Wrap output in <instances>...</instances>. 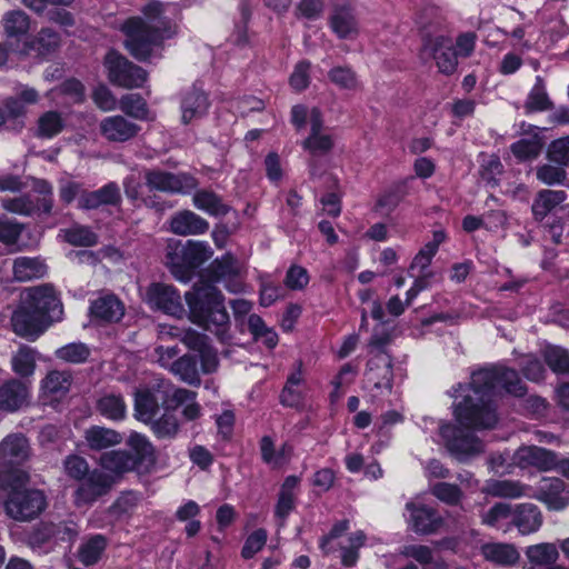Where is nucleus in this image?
Masks as SVG:
<instances>
[{"instance_id":"nucleus-1","label":"nucleus","mask_w":569,"mask_h":569,"mask_svg":"<svg viewBox=\"0 0 569 569\" xmlns=\"http://www.w3.org/2000/svg\"><path fill=\"white\" fill-rule=\"evenodd\" d=\"M500 386L517 397L523 396L526 391L515 370L497 367L476 371L471 376L470 386H459L456 390L453 413L460 427L429 419L426 420V431L431 432V427L437 428L440 438L437 441H442L459 460L478 455L483 445L469 429L492 428L496 425L497 416L489 402Z\"/></svg>"},{"instance_id":"nucleus-2","label":"nucleus","mask_w":569,"mask_h":569,"mask_svg":"<svg viewBox=\"0 0 569 569\" xmlns=\"http://www.w3.org/2000/svg\"><path fill=\"white\" fill-rule=\"evenodd\" d=\"M142 17H130L119 27L124 47L138 60L152 56L160 43L176 33L178 8L170 2L151 0L141 8Z\"/></svg>"},{"instance_id":"nucleus-3","label":"nucleus","mask_w":569,"mask_h":569,"mask_svg":"<svg viewBox=\"0 0 569 569\" xmlns=\"http://www.w3.org/2000/svg\"><path fill=\"white\" fill-rule=\"evenodd\" d=\"M62 318V306L51 287H36L24 290L20 305L13 311L11 326L23 338L34 340L51 323Z\"/></svg>"},{"instance_id":"nucleus-4","label":"nucleus","mask_w":569,"mask_h":569,"mask_svg":"<svg viewBox=\"0 0 569 569\" xmlns=\"http://www.w3.org/2000/svg\"><path fill=\"white\" fill-rule=\"evenodd\" d=\"M99 465L102 470L91 471L76 491L78 506L106 495L124 473L137 468V458L126 450H111L101 455Z\"/></svg>"},{"instance_id":"nucleus-5","label":"nucleus","mask_w":569,"mask_h":569,"mask_svg":"<svg viewBox=\"0 0 569 569\" xmlns=\"http://www.w3.org/2000/svg\"><path fill=\"white\" fill-rule=\"evenodd\" d=\"M189 308L188 318L194 325L213 332L220 340L227 339L229 315L220 291L210 283L194 286L184 296Z\"/></svg>"},{"instance_id":"nucleus-6","label":"nucleus","mask_w":569,"mask_h":569,"mask_svg":"<svg viewBox=\"0 0 569 569\" xmlns=\"http://www.w3.org/2000/svg\"><path fill=\"white\" fill-rule=\"evenodd\" d=\"M9 496L4 502L6 513L18 521H29L38 517L46 508L43 492L29 488L28 476L23 471H14L9 476Z\"/></svg>"},{"instance_id":"nucleus-7","label":"nucleus","mask_w":569,"mask_h":569,"mask_svg":"<svg viewBox=\"0 0 569 569\" xmlns=\"http://www.w3.org/2000/svg\"><path fill=\"white\" fill-rule=\"evenodd\" d=\"M291 121L298 130L310 126V136L303 141V148L311 153H323L331 149V136L322 128V119L318 109L308 110L303 106H295L291 110Z\"/></svg>"},{"instance_id":"nucleus-8","label":"nucleus","mask_w":569,"mask_h":569,"mask_svg":"<svg viewBox=\"0 0 569 569\" xmlns=\"http://www.w3.org/2000/svg\"><path fill=\"white\" fill-rule=\"evenodd\" d=\"M104 67L109 81L119 87L139 88L147 80V73L142 68L131 63L116 51H110L106 56Z\"/></svg>"},{"instance_id":"nucleus-9","label":"nucleus","mask_w":569,"mask_h":569,"mask_svg":"<svg viewBox=\"0 0 569 569\" xmlns=\"http://www.w3.org/2000/svg\"><path fill=\"white\" fill-rule=\"evenodd\" d=\"M143 301L152 309L176 318H182L186 313L179 292L169 284L151 283L144 291Z\"/></svg>"},{"instance_id":"nucleus-10","label":"nucleus","mask_w":569,"mask_h":569,"mask_svg":"<svg viewBox=\"0 0 569 569\" xmlns=\"http://www.w3.org/2000/svg\"><path fill=\"white\" fill-rule=\"evenodd\" d=\"M529 497L543 503L548 510L561 511L569 506V486L558 477H543Z\"/></svg>"},{"instance_id":"nucleus-11","label":"nucleus","mask_w":569,"mask_h":569,"mask_svg":"<svg viewBox=\"0 0 569 569\" xmlns=\"http://www.w3.org/2000/svg\"><path fill=\"white\" fill-rule=\"evenodd\" d=\"M422 53L435 59L440 72L451 74L456 71L458 56L452 51L448 37L443 34L427 36L423 39Z\"/></svg>"},{"instance_id":"nucleus-12","label":"nucleus","mask_w":569,"mask_h":569,"mask_svg":"<svg viewBox=\"0 0 569 569\" xmlns=\"http://www.w3.org/2000/svg\"><path fill=\"white\" fill-rule=\"evenodd\" d=\"M405 518L409 528L421 535L433 533L443 525L442 517L420 501L406 503Z\"/></svg>"},{"instance_id":"nucleus-13","label":"nucleus","mask_w":569,"mask_h":569,"mask_svg":"<svg viewBox=\"0 0 569 569\" xmlns=\"http://www.w3.org/2000/svg\"><path fill=\"white\" fill-rule=\"evenodd\" d=\"M144 178L150 190L162 192L188 193L197 186L196 179L186 173L173 174L161 170H151L146 173Z\"/></svg>"},{"instance_id":"nucleus-14","label":"nucleus","mask_w":569,"mask_h":569,"mask_svg":"<svg viewBox=\"0 0 569 569\" xmlns=\"http://www.w3.org/2000/svg\"><path fill=\"white\" fill-rule=\"evenodd\" d=\"M512 461L520 469L533 468L547 472L555 469L557 455L541 447L522 446L515 451Z\"/></svg>"},{"instance_id":"nucleus-15","label":"nucleus","mask_w":569,"mask_h":569,"mask_svg":"<svg viewBox=\"0 0 569 569\" xmlns=\"http://www.w3.org/2000/svg\"><path fill=\"white\" fill-rule=\"evenodd\" d=\"M34 190L41 196V198H37V204L33 203L30 197H19L3 200L2 207L7 211L18 214H31L33 211L49 212L51 209V186L47 181L40 180L36 182Z\"/></svg>"},{"instance_id":"nucleus-16","label":"nucleus","mask_w":569,"mask_h":569,"mask_svg":"<svg viewBox=\"0 0 569 569\" xmlns=\"http://www.w3.org/2000/svg\"><path fill=\"white\" fill-rule=\"evenodd\" d=\"M565 200L566 193L563 191H540L531 208L535 219L541 221L551 212H553L555 217L558 219L569 218V206H560Z\"/></svg>"},{"instance_id":"nucleus-17","label":"nucleus","mask_w":569,"mask_h":569,"mask_svg":"<svg viewBox=\"0 0 569 569\" xmlns=\"http://www.w3.org/2000/svg\"><path fill=\"white\" fill-rule=\"evenodd\" d=\"M100 132L108 140L113 142H124L134 138L140 127L129 121L122 116L106 117L100 122Z\"/></svg>"},{"instance_id":"nucleus-18","label":"nucleus","mask_w":569,"mask_h":569,"mask_svg":"<svg viewBox=\"0 0 569 569\" xmlns=\"http://www.w3.org/2000/svg\"><path fill=\"white\" fill-rule=\"evenodd\" d=\"M241 264L230 254L223 256L214 263V273L218 281L223 282L226 289L232 293L244 291V282L241 277Z\"/></svg>"},{"instance_id":"nucleus-19","label":"nucleus","mask_w":569,"mask_h":569,"mask_svg":"<svg viewBox=\"0 0 569 569\" xmlns=\"http://www.w3.org/2000/svg\"><path fill=\"white\" fill-rule=\"evenodd\" d=\"M208 96L200 89L192 88L188 90L181 100V121L190 123L202 118L209 109Z\"/></svg>"},{"instance_id":"nucleus-20","label":"nucleus","mask_w":569,"mask_h":569,"mask_svg":"<svg viewBox=\"0 0 569 569\" xmlns=\"http://www.w3.org/2000/svg\"><path fill=\"white\" fill-rule=\"evenodd\" d=\"M480 553L486 561L500 567L513 566L520 558L517 548L507 542H486L481 545Z\"/></svg>"},{"instance_id":"nucleus-21","label":"nucleus","mask_w":569,"mask_h":569,"mask_svg":"<svg viewBox=\"0 0 569 569\" xmlns=\"http://www.w3.org/2000/svg\"><path fill=\"white\" fill-rule=\"evenodd\" d=\"M29 397L28 383L10 380L0 388V408L10 412L16 411L28 403Z\"/></svg>"},{"instance_id":"nucleus-22","label":"nucleus","mask_w":569,"mask_h":569,"mask_svg":"<svg viewBox=\"0 0 569 569\" xmlns=\"http://www.w3.org/2000/svg\"><path fill=\"white\" fill-rule=\"evenodd\" d=\"M169 226L170 231L179 236L202 234L209 229V223L190 210L174 213Z\"/></svg>"},{"instance_id":"nucleus-23","label":"nucleus","mask_w":569,"mask_h":569,"mask_svg":"<svg viewBox=\"0 0 569 569\" xmlns=\"http://www.w3.org/2000/svg\"><path fill=\"white\" fill-rule=\"evenodd\" d=\"M512 523L521 535H530L542 526V513L533 503H519L513 507Z\"/></svg>"},{"instance_id":"nucleus-24","label":"nucleus","mask_w":569,"mask_h":569,"mask_svg":"<svg viewBox=\"0 0 569 569\" xmlns=\"http://www.w3.org/2000/svg\"><path fill=\"white\" fill-rule=\"evenodd\" d=\"M29 457V445L21 435H10L0 443V463L19 465Z\"/></svg>"},{"instance_id":"nucleus-25","label":"nucleus","mask_w":569,"mask_h":569,"mask_svg":"<svg viewBox=\"0 0 569 569\" xmlns=\"http://www.w3.org/2000/svg\"><path fill=\"white\" fill-rule=\"evenodd\" d=\"M182 342L190 349L200 353L202 371L210 373L218 367L217 353L207 345V338L194 330H189L182 338Z\"/></svg>"},{"instance_id":"nucleus-26","label":"nucleus","mask_w":569,"mask_h":569,"mask_svg":"<svg viewBox=\"0 0 569 569\" xmlns=\"http://www.w3.org/2000/svg\"><path fill=\"white\" fill-rule=\"evenodd\" d=\"M482 492L492 497L517 499L531 496V487L516 480H488Z\"/></svg>"},{"instance_id":"nucleus-27","label":"nucleus","mask_w":569,"mask_h":569,"mask_svg":"<svg viewBox=\"0 0 569 569\" xmlns=\"http://www.w3.org/2000/svg\"><path fill=\"white\" fill-rule=\"evenodd\" d=\"M84 440L91 450L101 451L120 445L123 437L113 429L93 426L86 430Z\"/></svg>"},{"instance_id":"nucleus-28","label":"nucleus","mask_w":569,"mask_h":569,"mask_svg":"<svg viewBox=\"0 0 569 569\" xmlns=\"http://www.w3.org/2000/svg\"><path fill=\"white\" fill-rule=\"evenodd\" d=\"M90 312L104 321H119L124 315V307L116 296L107 295L91 303Z\"/></svg>"},{"instance_id":"nucleus-29","label":"nucleus","mask_w":569,"mask_h":569,"mask_svg":"<svg viewBox=\"0 0 569 569\" xmlns=\"http://www.w3.org/2000/svg\"><path fill=\"white\" fill-rule=\"evenodd\" d=\"M71 386V377L64 371H50L41 382V393L44 399L58 400L66 396Z\"/></svg>"},{"instance_id":"nucleus-30","label":"nucleus","mask_w":569,"mask_h":569,"mask_svg":"<svg viewBox=\"0 0 569 569\" xmlns=\"http://www.w3.org/2000/svg\"><path fill=\"white\" fill-rule=\"evenodd\" d=\"M178 248H183L180 241H170L168 243L166 263L176 279L187 281L191 277L187 254L180 252Z\"/></svg>"},{"instance_id":"nucleus-31","label":"nucleus","mask_w":569,"mask_h":569,"mask_svg":"<svg viewBox=\"0 0 569 569\" xmlns=\"http://www.w3.org/2000/svg\"><path fill=\"white\" fill-rule=\"evenodd\" d=\"M160 391L139 390L136 393L134 416L143 422L153 421L158 411Z\"/></svg>"},{"instance_id":"nucleus-32","label":"nucleus","mask_w":569,"mask_h":569,"mask_svg":"<svg viewBox=\"0 0 569 569\" xmlns=\"http://www.w3.org/2000/svg\"><path fill=\"white\" fill-rule=\"evenodd\" d=\"M527 127L533 132L529 137L522 138L511 146L513 156L520 161L536 158L542 148V140L539 136L540 129L530 124Z\"/></svg>"},{"instance_id":"nucleus-33","label":"nucleus","mask_w":569,"mask_h":569,"mask_svg":"<svg viewBox=\"0 0 569 569\" xmlns=\"http://www.w3.org/2000/svg\"><path fill=\"white\" fill-rule=\"evenodd\" d=\"M47 267L39 258L20 257L14 260L13 274L19 281H29L46 274Z\"/></svg>"},{"instance_id":"nucleus-34","label":"nucleus","mask_w":569,"mask_h":569,"mask_svg":"<svg viewBox=\"0 0 569 569\" xmlns=\"http://www.w3.org/2000/svg\"><path fill=\"white\" fill-rule=\"evenodd\" d=\"M119 199V190L116 184L110 183L100 190L81 193L79 198V207L84 209L97 208L100 204L114 203Z\"/></svg>"},{"instance_id":"nucleus-35","label":"nucleus","mask_w":569,"mask_h":569,"mask_svg":"<svg viewBox=\"0 0 569 569\" xmlns=\"http://www.w3.org/2000/svg\"><path fill=\"white\" fill-rule=\"evenodd\" d=\"M119 108L126 114L138 120L150 121L154 119L146 100L136 93L122 96L119 100Z\"/></svg>"},{"instance_id":"nucleus-36","label":"nucleus","mask_w":569,"mask_h":569,"mask_svg":"<svg viewBox=\"0 0 569 569\" xmlns=\"http://www.w3.org/2000/svg\"><path fill=\"white\" fill-rule=\"evenodd\" d=\"M193 206L214 217L224 216L229 211V207L213 192L198 191L192 197Z\"/></svg>"},{"instance_id":"nucleus-37","label":"nucleus","mask_w":569,"mask_h":569,"mask_svg":"<svg viewBox=\"0 0 569 569\" xmlns=\"http://www.w3.org/2000/svg\"><path fill=\"white\" fill-rule=\"evenodd\" d=\"M328 78L331 83L341 90L358 91L362 88V82L357 73L347 66L333 67L329 70Z\"/></svg>"},{"instance_id":"nucleus-38","label":"nucleus","mask_w":569,"mask_h":569,"mask_svg":"<svg viewBox=\"0 0 569 569\" xmlns=\"http://www.w3.org/2000/svg\"><path fill=\"white\" fill-rule=\"evenodd\" d=\"M303 375L300 368L291 373L287 385L281 392V402L284 406L298 407L303 401L305 388L302 386Z\"/></svg>"},{"instance_id":"nucleus-39","label":"nucleus","mask_w":569,"mask_h":569,"mask_svg":"<svg viewBox=\"0 0 569 569\" xmlns=\"http://www.w3.org/2000/svg\"><path fill=\"white\" fill-rule=\"evenodd\" d=\"M182 246L183 248H178V250L187 254L190 273H192L196 267L202 264L212 256L211 248L206 242L189 240L184 244L182 243Z\"/></svg>"},{"instance_id":"nucleus-40","label":"nucleus","mask_w":569,"mask_h":569,"mask_svg":"<svg viewBox=\"0 0 569 569\" xmlns=\"http://www.w3.org/2000/svg\"><path fill=\"white\" fill-rule=\"evenodd\" d=\"M106 547L107 541L102 536H93L80 546L78 551L79 560L86 566L94 565L101 558Z\"/></svg>"},{"instance_id":"nucleus-41","label":"nucleus","mask_w":569,"mask_h":569,"mask_svg":"<svg viewBox=\"0 0 569 569\" xmlns=\"http://www.w3.org/2000/svg\"><path fill=\"white\" fill-rule=\"evenodd\" d=\"M37 352L30 347H21L12 356V370L20 377L32 376L36 369Z\"/></svg>"},{"instance_id":"nucleus-42","label":"nucleus","mask_w":569,"mask_h":569,"mask_svg":"<svg viewBox=\"0 0 569 569\" xmlns=\"http://www.w3.org/2000/svg\"><path fill=\"white\" fill-rule=\"evenodd\" d=\"M526 556L535 566H547L557 561L559 552L553 543H538L527 548Z\"/></svg>"},{"instance_id":"nucleus-43","label":"nucleus","mask_w":569,"mask_h":569,"mask_svg":"<svg viewBox=\"0 0 569 569\" xmlns=\"http://www.w3.org/2000/svg\"><path fill=\"white\" fill-rule=\"evenodd\" d=\"M513 507L506 502H498L481 515V522L488 527L501 529L508 521H512Z\"/></svg>"},{"instance_id":"nucleus-44","label":"nucleus","mask_w":569,"mask_h":569,"mask_svg":"<svg viewBox=\"0 0 569 569\" xmlns=\"http://www.w3.org/2000/svg\"><path fill=\"white\" fill-rule=\"evenodd\" d=\"M98 410L107 419L121 420L126 416L127 407L120 396L108 393L99 399Z\"/></svg>"},{"instance_id":"nucleus-45","label":"nucleus","mask_w":569,"mask_h":569,"mask_svg":"<svg viewBox=\"0 0 569 569\" xmlns=\"http://www.w3.org/2000/svg\"><path fill=\"white\" fill-rule=\"evenodd\" d=\"M3 28L9 38H20L27 33L30 27L28 16L20 10H13L4 14Z\"/></svg>"},{"instance_id":"nucleus-46","label":"nucleus","mask_w":569,"mask_h":569,"mask_svg":"<svg viewBox=\"0 0 569 569\" xmlns=\"http://www.w3.org/2000/svg\"><path fill=\"white\" fill-rule=\"evenodd\" d=\"M172 401L177 407H182V415L187 420H194L200 417V406L196 401V393L187 389H176L172 393Z\"/></svg>"},{"instance_id":"nucleus-47","label":"nucleus","mask_w":569,"mask_h":569,"mask_svg":"<svg viewBox=\"0 0 569 569\" xmlns=\"http://www.w3.org/2000/svg\"><path fill=\"white\" fill-rule=\"evenodd\" d=\"M402 553L406 557L416 559L419 563L426 566V569H446L442 560H433L432 550L427 546H407Z\"/></svg>"},{"instance_id":"nucleus-48","label":"nucleus","mask_w":569,"mask_h":569,"mask_svg":"<svg viewBox=\"0 0 569 569\" xmlns=\"http://www.w3.org/2000/svg\"><path fill=\"white\" fill-rule=\"evenodd\" d=\"M171 372L186 383L199 385L200 382L196 361L189 356H183L172 363Z\"/></svg>"},{"instance_id":"nucleus-49","label":"nucleus","mask_w":569,"mask_h":569,"mask_svg":"<svg viewBox=\"0 0 569 569\" xmlns=\"http://www.w3.org/2000/svg\"><path fill=\"white\" fill-rule=\"evenodd\" d=\"M54 355L62 361L81 363L89 358L90 349L82 342H71L57 349Z\"/></svg>"},{"instance_id":"nucleus-50","label":"nucleus","mask_w":569,"mask_h":569,"mask_svg":"<svg viewBox=\"0 0 569 569\" xmlns=\"http://www.w3.org/2000/svg\"><path fill=\"white\" fill-rule=\"evenodd\" d=\"M401 197L399 187L388 188L377 197L373 210L380 216H388L397 208Z\"/></svg>"},{"instance_id":"nucleus-51","label":"nucleus","mask_w":569,"mask_h":569,"mask_svg":"<svg viewBox=\"0 0 569 569\" xmlns=\"http://www.w3.org/2000/svg\"><path fill=\"white\" fill-rule=\"evenodd\" d=\"M331 28L339 38H348L357 33L355 17L346 10L337 11L332 16Z\"/></svg>"},{"instance_id":"nucleus-52","label":"nucleus","mask_w":569,"mask_h":569,"mask_svg":"<svg viewBox=\"0 0 569 569\" xmlns=\"http://www.w3.org/2000/svg\"><path fill=\"white\" fill-rule=\"evenodd\" d=\"M132 451L133 458H137V467L146 460H150L153 456V447L149 440L137 432H132L127 441Z\"/></svg>"},{"instance_id":"nucleus-53","label":"nucleus","mask_w":569,"mask_h":569,"mask_svg":"<svg viewBox=\"0 0 569 569\" xmlns=\"http://www.w3.org/2000/svg\"><path fill=\"white\" fill-rule=\"evenodd\" d=\"M380 362H382L380 373L370 368L369 372L367 373V380L373 383V387L379 391L380 395H383L385 392H389L391 390L392 372L390 365L385 357L380 358Z\"/></svg>"},{"instance_id":"nucleus-54","label":"nucleus","mask_w":569,"mask_h":569,"mask_svg":"<svg viewBox=\"0 0 569 569\" xmlns=\"http://www.w3.org/2000/svg\"><path fill=\"white\" fill-rule=\"evenodd\" d=\"M550 106L551 102L546 92L542 79L537 77L536 83L528 96L526 107L531 111H543L549 109Z\"/></svg>"},{"instance_id":"nucleus-55","label":"nucleus","mask_w":569,"mask_h":569,"mask_svg":"<svg viewBox=\"0 0 569 569\" xmlns=\"http://www.w3.org/2000/svg\"><path fill=\"white\" fill-rule=\"evenodd\" d=\"M66 240L74 246L91 247L97 243V234L87 227L73 226L64 230Z\"/></svg>"},{"instance_id":"nucleus-56","label":"nucleus","mask_w":569,"mask_h":569,"mask_svg":"<svg viewBox=\"0 0 569 569\" xmlns=\"http://www.w3.org/2000/svg\"><path fill=\"white\" fill-rule=\"evenodd\" d=\"M365 543V535L361 531L355 532L348 539V545L341 546V562L343 566L352 567L358 560V549Z\"/></svg>"},{"instance_id":"nucleus-57","label":"nucleus","mask_w":569,"mask_h":569,"mask_svg":"<svg viewBox=\"0 0 569 569\" xmlns=\"http://www.w3.org/2000/svg\"><path fill=\"white\" fill-rule=\"evenodd\" d=\"M38 101V92L28 87H22L18 93V99H10L7 102V109L12 116H20L24 112L26 104L36 103Z\"/></svg>"},{"instance_id":"nucleus-58","label":"nucleus","mask_w":569,"mask_h":569,"mask_svg":"<svg viewBox=\"0 0 569 569\" xmlns=\"http://www.w3.org/2000/svg\"><path fill=\"white\" fill-rule=\"evenodd\" d=\"M545 359L555 372L560 373L569 370V355L560 347H548L545 350Z\"/></svg>"},{"instance_id":"nucleus-59","label":"nucleus","mask_w":569,"mask_h":569,"mask_svg":"<svg viewBox=\"0 0 569 569\" xmlns=\"http://www.w3.org/2000/svg\"><path fill=\"white\" fill-rule=\"evenodd\" d=\"M63 127V121L59 113L54 111L46 112L39 119V134L42 137L51 138L58 134Z\"/></svg>"},{"instance_id":"nucleus-60","label":"nucleus","mask_w":569,"mask_h":569,"mask_svg":"<svg viewBox=\"0 0 569 569\" xmlns=\"http://www.w3.org/2000/svg\"><path fill=\"white\" fill-rule=\"evenodd\" d=\"M431 492L435 497L448 505H457L461 500V490L451 483L440 482L432 487Z\"/></svg>"},{"instance_id":"nucleus-61","label":"nucleus","mask_w":569,"mask_h":569,"mask_svg":"<svg viewBox=\"0 0 569 569\" xmlns=\"http://www.w3.org/2000/svg\"><path fill=\"white\" fill-rule=\"evenodd\" d=\"M537 178L545 184H559L566 179V170L562 167L545 164L537 170Z\"/></svg>"},{"instance_id":"nucleus-62","label":"nucleus","mask_w":569,"mask_h":569,"mask_svg":"<svg viewBox=\"0 0 569 569\" xmlns=\"http://www.w3.org/2000/svg\"><path fill=\"white\" fill-rule=\"evenodd\" d=\"M178 421L171 413H166L160 419L152 421V429L160 438L174 436L178 431Z\"/></svg>"},{"instance_id":"nucleus-63","label":"nucleus","mask_w":569,"mask_h":569,"mask_svg":"<svg viewBox=\"0 0 569 569\" xmlns=\"http://www.w3.org/2000/svg\"><path fill=\"white\" fill-rule=\"evenodd\" d=\"M64 471L67 475L73 479L80 480L86 475H90L89 465L87 460L80 456H69L64 460Z\"/></svg>"},{"instance_id":"nucleus-64","label":"nucleus","mask_w":569,"mask_h":569,"mask_svg":"<svg viewBox=\"0 0 569 569\" xmlns=\"http://www.w3.org/2000/svg\"><path fill=\"white\" fill-rule=\"evenodd\" d=\"M548 156L550 160L566 164L569 161V136L555 140L548 149Z\"/></svg>"}]
</instances>
